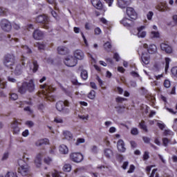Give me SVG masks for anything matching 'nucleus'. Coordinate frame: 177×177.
Listing matches in <instances>:
<instances>
[{"mask_svg": "<svg viewBox=\"0 0 177 177\" xmlns=\"http://www.w3.org/2000/svg\"><path fill=\"white\" fill-rule=\"evenodd\" d=\"M35 90V84H34V80H30L28 82H26L22 83L21 86L19 87L18 92L21 95H24L27 91L28 92H34Z\"/></svg>", "mask_w": 177, "mask_h": 177, "instance_id": "f257e3e1", "label": "nucleus"}, {"mask_svg": "<svg viewBox=\"0 0 177 177\" xmlns=\"http://www.w3.org/2000/svg\"><path fill=\"white\" fill-rule=\"evenodd\" d=\"M70 106V102L68 100H65L64 102L59 101L56 104V109L58 111H62L64 114H68L70 113V109L68 108Z\"/></svg>", "mask_w": 177, "mask_h": 177, "instance_id": "f03ea898", "label": "nucleus"}, {"mask_svg": "<svg viewBox=\"0 0 177 177\" xmlns=\"http://www.w3.org/2000/svg\"><path fill=\"white\" fill-rule=\"evenodd\" d=\"M36 22L40 23L41 27L45 28V30H52L50 24H49V19L46 15H39L36 18Z\"/></svg>", "mask_w": 177, "mask_h": 177, "instance_id": "7ed1b4c3", "label": "nucleus"}, {"mask_svg": "<svg viewBox=\"0 0 177 177\" xmlns=\"http://www.w3.org/2000/svg\"><path fill=\"white\" fill-rule=\"evenodd\" d=\"M40 87L41 89H43L42 94L44 95V97L47 100L52 102V100H53V97L50 95V92L53 91V88H52V86L46 84H44V85H41Z\"/></svg>", "mask_w": 177, "mask_h": 177, "instance_id": "20e7f679", "label": "nucleus"}, {"mask_svg": "<svg viewBox=\"0 0 177 177\" xmlns=\"http://www.w3.org/2000/svg\"><path fill=\"white\" fill-rule=\"evenodd\" d=\"M15 55L13 54H6L3 59V64L6 67L12 68V66H15Z\"/></svg>", "mask_w": 177, "mask_h": 177, "instance_id": "39448f33", "label": "nucleus"}, {"mask_svg": "<svg viewBox=\"0 0 177 177\" xmlns=\"http://www.w3.org/2000/svg\"><path fill=\"white\" fill-rule=\"evenodd\" d=\"M17 172L21 176H31V170H30V166L27 164L19 165Z\"/></svg>", "mask_w": 177, "mask_h": 177, "instance_id": "423d86ee", "label": "nucleus"}, {"mask_svg": "<svg viewBox=\"0 0 177 177\" xmlns=\"http://www.w3.org/2000/svg\"><path fill=\"white\" fill-rule=\"evenodd\" d=\"M25 60L26 57L22 56L21 62L16 66L15 69V74H16V75H20L21 73H23V68L26 67V63L24 62Z\"/></svg>", "mask_w": 177, "mask_h": 177, "instance_id": "0eeeda50", "label": "nucleus"}, {"mask_svg": "<svg viewBox=\"0 0 177 177\" xmlns=\"http://www.w3.org/2000/svg\"><path fill=\"white\" fill-rule=\"evenodd\" d=\"M64 63L68 67H75V66H77V64L78 63V60H77L75 57L71 55H68L65 58Z\"/></svg>", "mask_w": 177, "mask_h": 177, "instance_id": "6e6552de", "label": "nucleus"}, {"mask_svg": "<svg viewBox=\"0 0 177 177\" xmlns=\"http://www.w3.org/2000/svg\"><path fill=\"white\" fill-rule=\"evenodd\" d=\"M19 124H21V123L16 119L11 122L10 128L14 135H19L20 133V127H19Z\"/></svg>", "mask_w": 177, "mask_h": 177, "instance_id": "1a4fd4ad", "label": "nucleus"}, {"mask_svg": "<svg viewBox=\"0 0 177 177\" xmlns=\"http://www.w3.org/2000/svg\"><path fill=\"white\" fill-rule=\"evenodd\" d=\"M0 26L3 31H6V32H9L12 30V24L7 19H2Z\"/></svg>", "mask_w": 177, "mask_h": 177, "instance_id": "9d476101", "label": "nucleus"}, {"mask_svg": "<svg viewBox=\"0 0 177 177\" xmlns=\"http://www.w3.org/2000/svg\"><path fill=\"white\" fill-rule=\"evenodd\" d=\"M160 46L161 50L166 53L167 55H171L174 53V48H172V46L165 42H163L160 44Z\"/></svg>", "mask_w": 177, "mask_h": 177, "instance_id": "9b49d317", "label": "nucleus"}, {"mask_svg": "<svg viewBox=\"0 0 177 177\" xmlns=\"http://www.w3.org/2000/svg\"><path fill=\"white\" fill-rule=\"evenodd\" d=\"M70 157L74 162H81L84 160V156L81 153H72Z\"/></svg>", "mask_w": 177, "mask_h": 177, "instance_id": "f8f14e48", "label": "nucleus"}, {"mask_svg": "<svg viewBox=\"0 0 177 177\" xmlns=\"http://www.w3.org/2000/svg\"><path fill=\"white\" fill-rule=\"evenodd\" d=\"M143 46L145 49H147V52L151 55H153V53H156V52H157V46H156L154 44H151L149 46L147 44H145Z\"/></svg>", "mask_w": 177, "mask_h": 177, "instance_id": "ddd939ff", "label": "nucleus"}, {"mask_svg": "<svg viewBox=\"0 0 177 177\" xmlns=\"http://www.w3.org/2000/svg\"><path fill=\"white\" fill-rule=\"evenodd\" d=\"M73 56L76 60H84V58L85 57L84 52H82L81 50H75L73 53Z\"/></svg>", "mask_w": 177, "mask_h": 177, "instance_id": "4468645a", "label": "nucleus"}, {"mask_svg": "<svg viewBox=\"0 0 177 177\" xmlns=\"http://www.w3.org/2000/svg\"><path fill=\"white\" fill-rule=\"evenodd\" d=\"M156 8L159 12H167V10H169V7L167 3H160Z\"/></svg>", "mask_w": 177, "mask_h": 177, "instance_id": "2eb2a0df", "label": "nucleus"}, {"mask_svg": "<svg viewBox=\"0 0 177 177\" xmlns=\"http://www.w3.org/2000/svg\"><path fill=\"white\" fill-rule=\"evenodd\" d=\"M127 15L129 16V17H130V19H135L136 17H138L136 12H135V10L131 7L127 8Z\"/></svg>", "mask_w": 177, "mask_h": 177, "instance_id": "dca6fc26", "label": "nucleus"}, {"mask_svg": "<svg viewBox=\"0 0 177 177\" xmlns=\"http://www.w3.org/2000/svg\"><path fill=\"white\" fill-rule=\"evenodd\" d=\"M32 37L35 39H42L44 37V32L37 29L33 32Z\"/></svg>", "mask_w": 177, "mask_h": 177, "instance_id": "f3484780", "label": "nucleus"}, {"mask_svg": "<svg viewBox=\"0 0 177 177\" xmlns=\"http://www.w3.org/2000/svg\"><path fill=\"white\" fill-rule=\"evenodd\" d=\"M131 3V0H118V5L119 8L124 9Z\"/></svg>", "mask_w": 177, "mask_h": 177, "instance_id": "a211bd4d", "label": "nucleus"}, {"mask_svg": "<svg viewBox=\"0 0 177 177\" xmlns=\"http://www.w3.org/2000/svg\"><path fill=\"white\" fill-rule=\"evenodd\" d=\"M118 150L121 151V153H125V150H127V148H125V144H124V140H119L118 141Z\"/></svg>", "mask_w": 177, "mask_h": 177, "instance_id": "6ab92c4d", "label": "nucleus"}, {"mask_svg": "<svg viewBox=\"0 0 177 177\" xmlns=\"http://www.w3.org/2000/svg\"><path fill=\"white\" fill-rule=\"evenodd\" d=\"M141 60L144 64H149V63H150V55H149V54L142 53L141 56Z\"/></svg>", "mask_w": 177, "mask_h": 177, "instance_id": "aec40b11", "label": "nucleus"}, {"mask_svg": "<svg viewBox=\"0 0 177 177\" xmlns=\"http://www.w3.org/2000/svg\"><path fill=\"white\" fill-rule=\"evenodd\" d=\"M91 3L96 9L100 10L103 7V4H102L100 0H91Z\"/></svg>", "mask_w": 177, "mask_h": 177, "instance_id": "412c9836", "label": "nucleus"}, {"mask_svg": "<svg viewBox=\"0 0 177 177\" xmlns=\"http://www.w3.org/2000/svg\"><path fill=\"white\" fill-rule=\"evenodd\" d=\"M43 145H49V140H48V138H44L39 140L35 142V146L37 147L39 146H43Z\"/></svg>", "mask_w": 177, "mask_h": 177, "instance_id": "4be33fe9", "label": "nucleus"}, {"mask_svg": "<svg viewBox=\"0 0 177 177\" xmlns=\"http://www.w3.org/2000/svg\"><path fill=\"white\" fill-rule=\"evenodd\" d=\"M59 55H67L68 53V48L65 46H59L57 48Z\"/></svg>", "mask_w": 177, "mask_h": 177, "instance_id": "5701e85b", "label": "nucleus"}, {"mask_svg": "<svg viewBox=\"0 0 177 177\" xmlns=\"http://www.w3.org/2000/svg\"><path fill=\"white\" fill-rule=\"evenodd\" d=\"M104 156H105L106 158H111L113 156V150L109 148L104 149Z\"/></svg>", "mask_w": 177, "mask_h": 177, "instance_id": "b1692460", "label": "nucleus"}, {"mask_svg": "<svg viewBox=\"0 0 177 177\" xmlns=\"http://www.w3.org/2000/svg\"><path fill=\"white\" fill-rule=\"evenodd\" d=\"M143 30H145V26H141L138 28V37L139 38H145V37H146V32L142 31Z\"/></svg>", "mask_w": 177, "mask_h": 177, "instance_id": "393cba45", "label": "nucleus"}, {"mask_svg": "<svg viewBox=\"0 0 177 177\" xmlns=\"http://www.w3.org/2000/svg\"><path fill=\"white\" fill-rule=\"evenodd\" d=\"M41 161H42V155L39 153L36 156L35 159V163L36 164V166L37 167V168H39V167H41Z\"/></svg>", "mask_w": 177, "mask_h": 177, "instance_id": "a878e982", "label": "nucleus"}, {"mask_svg": "<svg viewBox=\"0 0 177 177\" xmlns=\"http://www.w3.org/2000/svg\"><path fill=\"white\" fill-rule=\"evenodd\" d=\"M39 66L38 65V62L34 60L32 62V66L30 68V70L32 71V73H37L38 71Z\"/></svg>", "mask_w": 177, "mask_h": 177, "instance_id": "bb28decb", "label": "nucleus"}, {"mask_svg": "<svg viewBox=\"0 0 177 177\" xmlns=\"http://www.w3.org/2000/svg\"><path fill=\"white\" fill-rule=\"evenodd\" d=\"M7 39L9 42L12 44L13 42H19V39L16 37V35H13L12 37V35H8Z\"/></svg>", "mask_w": 177, "mask_h": 177, "instance_id": "cd10ccee", "label": "nucleus"}, {"mask_svg": "<svg viewBox=\"0 0 177 177\" xmlns=\"http://www.w3.org/2000/svg\"><path fill=\"white\" fill-rule=\"evenodd\" d=\"M59 151L62 154H67L68 153V148L65 145H61L59 146Z\"/></svg>", "mask_w": 177, "mask_h": 177, "instance_id": "c85d7f7f", "label": "nucleus"}, {"mask_svg": "<svg viewBox=\"0 0 177 177\" xmlns=\"http://www.w3.org/2000/svg\"><path fill=\"white\" fill-rule=\"evenodd\" d=\"M129 23H131V20L128 18H123L122 20L120 21V24H123L124 27H129Z\"/></svg>", "mask_w": 177, "mask_h": 177, "instance_id": "c756f323", "label": "nucleus"}, {"mask_svg": "<svg viewBox=\"0 0 177 177\" xmlns=\"http://www.w3.org/2000/svg\"><path fill=\"white\" fill-rule=\"evenodd\" d=\"M139 127L140 128V129H143L145 132H149V130L147 129V126H146L144 120H142L141 122L139 123Z\"/></svg>", "mask_w": 177, "mask_h": 177, "instance_id": "7c9ffc66", "label": "nucleus"}, {"mask_svg": "<svg viewBox=\"0 0 177 177\" xmlns=\"http://www.w3.org/2000/svg\"><path fill=\"white\" fill-rule=\"evenodd\" d=\"M64 136L68 140H70V139H73V134L68 131H64Z\"/></svg>", "mask_w": 177, "mask_h": 177, "instance_id": "2f4dec72", "label": "nucleus"}, {"mask_svg": "<svg viewBox=\"0 0 177 177\" xmlns=\"http://www.w3.org/2000/svg\"><path fill=\"white\" fill-rule=\"evenodd\" d=\"M63 171H64V172H70V171H71V165L70 164L64 165L63 167Z\"/></svg>", "mask_w": 177, "mask_h": 177, "instance_id": "473e14b6", "label": "nucleus"}, {"mask_svg": "<svg viewBox=\"0 0 177 177\" xmlns=\"http://www.w3.org/2000/svg\"><path fill=\"white\" fill-rule=\"evenodd\" d=\"M81 77L82 78V80H88V71L83 70L81 72Z\"/></svg>", "mask_w": 177, "mask_h": 177, "instance_id": "72a5a7b5", "label": "nucleus"}, {"mask_svg": "<svg viewBox=\"0 0 177 177\" xmlns=\"http://www.w3.org/2000/svg\"><path fill=\"white\" fill-rule=\"evenodd\" d=\"M104 48L105 50L110 52V50L111 49V44L109 41L106 42L104 44Z\"/></svg>", "mask_w": 177, "mask_h": 177, "instance_id": "f704fd0d", "label": "nucleus"}, {"mask_svg": "<svg viewBox=\"0 0 177 177\" xmlns=\"http://www.w3.org/2000/svg\"><path fill=\"white\" fill-rule=\"evenodd\" d=\"M165 71H167V70H168V68H169V63L171 62V59L169 57H166L165 59Z\"/></svg>", "mask_w": 177, "mask_h": 177, "instance_id": "c9c22d12", "label": "nucleus"}, {"mask_svg": "<svg viewBox=\"0 0 177 177\" xmlns=\"http://www.w3.org/2000/svg\"><path fill=\"white\" fill-rule=\"evenodd\" d=\"M22 48L24 49L25 53H32V51L28 48V46H22Z\"/></svg>", "mask_w": 177, "mask_h": 177, "instance_id": "e433bc0d", "label": "nucleus"}, {"mask_svg": "<svg viewBox=\"0 0 177 177\" xmlns=\"http://www.w3.org/2000/svg\"><path fill=\"white\" fill-rule=\"evenodd\" d=\"M96 96V93H95V91H91L88 95V97L89 99L93 100L95 99V97Z\"/></svg>", "mask_w": 177, "mask_h": 177, "instance_id": "4c0bfd02", "label": "nucleus"}, {"mask_svg": "<svg viewBox=\"0 0 177 177\" xmlns=\"http://www.w3.org/2000/svg\"><path fill=\"white\" fill-rule=\"evenodd\" d=\"M6 88V82L3 81V80L0 78V88L5 89Z\"/></svg>", "mask_w": 177, "mask_h": 177, "instance_id": "58836bf2", "label": "nucleus"}, {"mask_svg": "<svg viewBox=\"0 0 177 177\" xmlns=\"http://www.w3.org/2000/svg\"><path fill=\"white\" fill-rule=\"evenodd\" d=\"M81 143H85V139H84V138H77V141L75 142V145L79 146L80 145H81Z\"/></svg>", "mask_w": 177, "mask_h": 177, "instance_id": "ea45409f", "label": "nucleus"}, {"mask_svg": "<svg viewBox=\"0 0 177 177\" xmlns=\"http://www.w3.org/2000/svg\"><path fill=\"white\" fill-rule=\"evenodd\" d=\"M131 133L134 136L139 135V130H138V128H133L131 130Z\"/></svg>", "mask_w": 177, "mask_h": 177, "instance_id": "a19ab883", "label": "nucleus"}, {"mask_svg": "<svg viewBox=\"0 0 177 177\" xmlns=\"http://www.w3.org/2000/svg\"><path fill=\"white\" fill-rule=\"evenodd\" d=\"M151 36L152 38H158V37H160V33L158 32L152 31L151 32Z\"/></svg>", "mask_w": 177, "mask_h": 177, "instance_id": "79ce46f5", "label": "nucleus"}, {"mask_svg": "<svg viewBox=\"0 0 177 177\" xmlns=\"http://www.w3.org/2000/svg\"><path fill=\"white\" fill-rule=\"evenodd\" d=\"M37 48L39 50H44L45 49V44L44 43H37Z\"/></svg>", "mask_w": 177, "mask_h": 177, "instance_id": "37998d69", "label": "nucleus"}, {"mask_svg": "<svg viewBox=\"0 0 177 177\" xmlns=\"http://www.w3.org/2000/svg\"><path fill=\"white\" fill-rule=\"evenodd\" d=\"M171 73L172 75H174V77H176L177 78V66L173 67L171 70Z\"/></svg>", "mask_w": 177, "mask_h": 177, "instance_id": "c03bdc74", "label": "nucleus"}, {"mask_svg": "<svg viewBox=\"0 0 177 177\" xmlns=\"http://www.w3.org/2000/svg\"><path fill=\"white\" fill-rule=\"evenodd\" d=\"M10 97L11 100H17L19 99V96L16 93H11Z\"/></svg>", "mask_w": 177, "mask_h": 177, "instance_id": "a18cd8bd", "label": "nucleus"}, {"mask_svg": "<svg viewBox=\"0 0 177 177\" xmlns=\"http://www.w3.org/2000/svg\"><path fill=\"white\" fill-rule=\"evenodd\" d=\"M117 103H122V102H125V100H127L126 98L124 97H118L115 99Z\"/></svg>", "mask_w": 177, "mask_h": 177, "instance_id": "49530a36", "label": "nucleus"}, {"mask_svg": "<svg viewBox=\"0 0 177 177\" xmlns=\"http://www.w3.org/2000/svg\"><path fill=\"white\" fill-rule=\"evenodd\" d=\"M52 177H62L60 173L56 170L52 172Z\"/></svg>", "mask_w": 177, "mask_h": 177, "instance_id": "de8ad7c7", "label": "nucleus"}, {"mask_svg": "<svg viewBox=\"0 0 177 177\" xmlns=\"http://www.w3.org/2000/svg\"><path fill=\"white\" fill-rule=\"evenodd\" d=\"M162 143H163V146L167 147V146H168V143H169V139L167 138H162Z\"/></svg>", "mask_w": 177, "mask_h": 177, "instance_id": "09e8293b", "label": "nucleus"}, {"mask_svg": "<svg viewBox=\"0 0 177 177\" xmlns=\"http://www.w3.org/2000/svg\"><path fill=\"white\" fill-rule=\"evenodd\" d=\"M92 153L94 154L97 153V147L96 145H93L91 149Z\"/></svg>", "mask_w": 177, "mask_h": 177, "instance_id": "8fccbe9b", "label": "nucleus"}, {"mask_svg": "<svg viewBox=\"0 0 177 177\" xmlns=\"http://www.w3.org/2000/svg\"><path fill=\"white\" fill-rule=\"evenodd\" d=\"M150 158V156L149 155V151H145L143 155V160L146 161V160H149Z\"/></svg>", "mask_w": 177, "mask_h": 177, "instance_id": "3c124183", "label": "nucleus"}, {"mask_svg": "<svg viewBox=\"0 0 177 177\" xmlns=\"http://www.w3.org/2000/svg\"><path fill=\"white\" fill-rule=\"evenodd\" d=\"M164 86L165 88H169L171 86V82L169 80H165L164 82Z\"/></svg>", "mask_w": 177, "mask_h": 177, "instance_id": "603ef678", "label": "nucleus"}, {"mask_svg": "<svg viewBox=\"0 0 177 177\" xmlns=\"http://www.w3.org/2000/svg\"><path fill=\"white\" fill-rule=\"evenodd\" d=\"M44 162L46 164H47L48 165H49L50 164V162H52V158H50L49 157L44 158Z\"/></svg>", "mask_w": 177, "mask_h": 177, "instance_id": "864d4df0", "label": "nucleus"}, {"mask_svg": "<svg viewBox=\"0 0 177 177\" xmlns=\"http://www.w3.org/2000/svg\"><path fill=\"white\" fill-rule=\"evenodd\" d=\"M135 170V166L133 165H130L129 169L128 170V174H132L133 171Z\"/></svg>", "mask_w": 177, "mask_h": 177, "instance_id": "5fc2aeb1", "label": "nucleus"}, {"mask_svg": "<svg viewBox=\"0 0 177 177\" xmlns=\"http://www.w3.org/2000/svg\"><path fill=\"white\" fill-rule=\"evenodd\" d=\"M26 124L28 125L30 128H32V127H34V122L32 121H26Z\"/></svg>", "mask_w": 177, "mask_h": 177, "instance_id": "6e6d98bb", "label": "nucleus"}, {"mask_svg": "<svg viewBox=\"0 0 177 177\" xmlns=\"http://www.w3.org/2000/svg\"><path fill=\"white\" fill-rule=\"evenodd\" d=\"M55 122H57V124H62L63 123V120L60 118H55L54 120Z\"/></svg>", "mask_w": 177, "mask_h": 177, "instance_id": "4d7b16f0", "label": "nucleus"}, {"mask_svg": "<svg viewBox=\"0 0 177 177\" xmlns=\"http://www.w3.org/2000/svg\"><path fill=\"white\" fill-rule=\"evenodd\" d=\"M153 15H154V14L151 11H149L148 12V14L147 15V17L148 20H151V18L153 17Z\"/></svg>", "mask_w": 177, "mask_h": 177, "instance_id": "13d9d810", "label": "nucleus"}, {"mask_svg": "<svg viewBox=\"0 0 177 177\" xmlns=\"http://www.w3.org/2000/svg\"><path fill=\"white\" fill-rule=\"evenodd\" d=\"M78 118H80V120H88V118H89V115H78Z\"/></svg>", "mask_w": 177, "mask_h": 177, "instance_id": "bf43d9fd", "label": "nucleus"}, {"mask_svg": "<svg viewBox=\"0 0 177 177\" xmlns=\"http://www.w3.org/2000/svg\"><path fill=\"white\" fill-rule=\"evenodd\" d=\"M82 171H84V167H79L74 170L75 174H80Z\"/></svg>", "mask_w": 177, "mask_h": 177, "instance_id": "052dcab7", "label": "nucleus"}, {"mask_svg": "<svg viewBox=\"0 0 177 177\" xmlns=\"http://www.w3.org/2000/svg\"><path fill=\"white\" fill-rule=\"evenodd\" d=\"M158 127L160 128V129H164L165 128V124L164 123L158 122L157 123Z\"/></svg>", "mask_w": 177, "mask_h": 177, "instance_id": "680f3d73", "label": "nucleus"}, {"mask_svg": "<svg viewBox=\"0 0 177 177\" xmlns=\"http://www.w3.org/2000/svg\"><path fill=\"white\" fill-rule=\"evenodd\" d=\"M101 33H102V30H100V28H96L95 29V35H100Z\"/></svg>", "mask_w": 177, "mask_h": 177, "instance_id": "e2e57ef3", "label": "nucleus"}, {"mask_svg": "<svg viewBox=\"0 0 177 177\" xmlns=\"http://www.w3.org/2000/svg\"><path fill=\"white\" fill-rule=\"evenodd\" d=\"M71 82L73 85H81V83L78 82V80H77V79L72 80Z\"/></svg>", "mask_w": 177, "mask_h": 177, "instance_id": "0e129e2a", "label": "nucleus"}, {"mask_svg": "<svg viewBox=\"0 0 177 177\" xmlns=\"http://www.w3.org/2000/svg\"><path fill=\"white\" fill-rule=\"evenodd\" d=\"M47 1H48L50 5H54L55 8L56 9V1H55V0H47Z\"/></svg>", "mask_w": 177, "mask_h": 177, "instance_id": "69168bd1", "label": "nucleus"}, {"mask_svg": "<svg viewBox=\"0 0 177 177\" xmlns=\"http://www.w3.org/2000/svg\"><path fill=\"white\" fill-rule=\"evenodd\" d=\"M142 140H144L145 143H150V138L142 137Z\"/></svg>", "mask_w": 177, "mask_h": 177, "instance_id": "338daca9", "label": "nucleus"}, {"mask_svg": "<svg viewBox=\"0 0 177 177\" xmlns=\"http://www.w3.org/2000/svg\"><path fill=\"white\" fill-rule=\"evenodd\" d=\"M15 176V174L12 172H8L6 177H13Z\"/></svg>", "mask_w": 177, "mask_h": 177, "instance_id": "774afa93", "label": "nucleus"}]
</instances>
